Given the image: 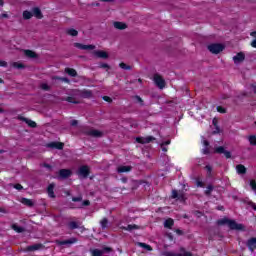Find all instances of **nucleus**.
Listing matches in <instances>:
<instances>
[{"instance_id": "nucleus-1", "label": "nucleus", "mask_w": 256, "mask_h": 256, "mask_svg": "<svg viewBox=\"0 0 256 256\" xmlns=\"http://www.w3.org/2000/svg\"><path fill=\"white\" fill-rule=\"evenodd\" d=\"M218 225H228L230 229H235L237 231L243 230V224H237L234 220H229L227 218H223L217 221Z\"/></svg>"}, {"instance_id": "nucleus-2", "label": "nucleus", "mask_w": 256, "mask_h": 256, "mask_svg": "<svg viewBox=\"0 0 256 256\" xmlns=\"http://www.w3.org/2000/svg\"><path fill=\"white\" fill-rule=\"evenodd\" d=\"M223 49H225V46H223V44L214 43L208 45V51H210V53H213L214 55H218V53H221Z\"/></svg>"}, {"instance_id": "nucleus-3", "label": "nucleus", "mask_w": 256, "mask_h": 256, "mask_svg": "<svg viewBox=\"0 0 256 256\" xmlns=\"http://www.w3.org/2000/svg\"><path fill=\"white\" fill-rule=\"evenodd\" d=\"M153 81L158 89H165V79L159 74H155Z\"/></svg>"}, {"instance_id": "nucleus-4", "label": "nucleus", "mask_w": 256, "mask_h": 256, "mask_svg": "<svg viewBox=\"0 0 256 256\" xmlns=\"http://www.w3.org/2000/svg\"><path fill=\"white\" fill-rule=\"evenodd\" d=\"M90 252H91L92 256H103V255H105V253H111V248L105 247L102 250L93 249V250H90Z\"/></svg>"}, {"instance_id": "nucleus-5", "label": "nucleus", "mask_w": 256, "mask_h": 256, "mask_svg": "<svg viewBox=\"0 0 256 256\" xmlns=\"http://www.w3.org/2000/svg\"><path fill=\"white\" fill-rule=\"evenodd\" d=\"M172 199H178L179 201H185L187 197H185V193L183 191H172Z\"/></svg>"}, {"instance_id": "nucleus-6", "label": "nucleus", "mask_w": 256, "mask_h": 256, "mask_svg": "<svg viewBox=\"0 0 256 256\" xmlns=\"http://www.w3.org/2000/svg\"><path fill=\"white\" fill-rule=\"evenodd\" d=\"M84 133L89 135V137H103V132L96 129L85 130Z\"/></svg>"}, {"instance_id": "nucleus-7", "label": "nucleus", "mask_w": 256, "mask_h": 256, "mask_svg": "<svg viewBox=\"0 0 256 256\" xmlns=\"http://www.w3.org/2000/svg\"><path fill=\"white\" fill-rule=\"evenodd\" d=\"M78 175L87 179L89 177V166H81L78 170Z\"/></svg>"}, {"instance_id": "nucleus-8", "label": "nucleus", "mask_w": 256, "mask_h": 256, "mask_svg": "<svg viewBox=\"0 0 256 256\" xmlns=\"http://www.w3.org/2000/svg\"><path fill=\"white\" fill-rule=\"evenodd\" d=\"M74 47L81 49L82 51H93V49H95V45H85L81 43H74Z\"/></svg>"}, {"instance_id": "nucleus-9", "label": "nucleus", "mask_w": 256, "mask_h": 256, "mask_svg": "<svg viewBox=\"0 0 256 256\" xmlns=\"http://www.w3.org/2000/svg\"><path fill=\"white\" fill-rule=\"evenodd\" d=\"M137 143H141L142 145H145L147 143H151V141H155V137L153 136H147V137H138L136 138Z\"/></svg>"}, {"instance_id": "nucleus-10", "label": "nucleus", "mask_w": 256, "mask_h": 256, "mask_svg": "<svg viewBox=\"0 0 256 256\" xmlns=\"http://www.w3.org/2000/svg\"><path fill=\"white\" fill-rule=\"evenodd\" d=\"M77 241H78L77 238L72 237V238H70L68 240H63V241L56 240V244L57 245H74V243H77Z\"/></svg>"}, {"instance_id": "nucleus-11", "label": "nucleus", "mask_w": 256, "mask_h": 256, "mask_svg": "<svg viewBox=\"0 0 256 256\" xmlns=\"http://www.w3.org/2000/svg\"><path fill=\"white\" fill-rule=\"evenodd\" d=\"M233 61L235 65L243 63V61H245V54L243 52H239L238 54H236V56L233 57Z\"/></svg>"}, {"instance_id": "nucleus-12", "label": "nucleus", "mask_w": 256, "mask_h": 256, "mask_svg": "<svg viewBox=\"0 0 256 256\" xmlns=\"http://www.w3.org/2000/svg\"><path fill=\"white\" fill-rule=\"evenodd\" d=\"M164 256H193V255L191 254V252H187L182 249L181 253H179V254H175L173 252H165Z\"/></svg>"}, {"instance_id": "nucleus-13", "label": "nucleus", "mask_w": 256, "mask_h": 256, "mask_svg": "<svg viewBox=\"0 0 256 256\" xmlns=\"http://www.w3.org/2000/svg\"><path fill=\"white\" fill-rule=\"evenodd\" d=\"M246 245H247V247H248V249H249L250 251H252V252L255 251V249H256V238H255V237L250 238V239L247 241Z\"/></svg>"}, {"instance_id": "nucleus-14", "label": "nucleus", "mask_w": 256, "mask_h": 256, "mask_svg": "<svg viewBox=\"0 0 256 256\" xmlns=\"http://www.w3.org/2000/svg\"><path fill=\"white\" fill-rule=\"evenodd\" d=\"M59 175H60L61 179H67L68 177H71V170L61 169L59 171Z\"/></svg>"}, {"instance_id": "nucleus-15", "label": "nucleus", "mask_w": 256, "mask_h": 256, "mask_svg": "<svg viewBox=\"0 0 256 256\" xmlns=\"http://www.w3.org/2000/svg\"><path fill=\"white\" fill-rule=\"evenodd\" d=\"M236 171L238 175H245V173H247V168L245 165L239 164L236 166Z\"/></svg>"}, {"instance_id": "nucleus-16", "label": "nucleus", "mask_w": 256, "mask_h": 256, "mask_svg": "<svg viewBox=\"0 0 256 256\" xmlns=\"http://www.w3.org/2000/svg\"><path fill=\"white\" fill-rule=\"evenodd\" d=\"M42 247H43L42 244H34L32 246L26 247L25 251H29V252H31V251H39V249H41Z\"/></svg>"}, {"instance_id": "nucleus-17", "label": "nucleus", "mask_w": 256, "mask_h": 256, "mask_svg": "<svg viewBox=\"0 0 256 256\" xmlns=\"http://www.w3.org/2000/svg\"><path fill=\"white\" fill-rule=\"evenodd\" d=\"M48 147H51L52 149H63V147H65V144L61 142H52L48 144Z\"/></svg>"}, {"instance_id": "nucleus-18", "label": "nucleus", "mask_w": 256, "mask_h": 256, "mask_svg": "<svg viewBox=\"0 0 256 256\" xmlns=\"http://www.w3.org/2000/svg\"><path fill=\"white\" fill-rule=\"evenodd\" d=\"M32 16L36 17V19H43V14L41 13V9L33 8Z\"/></svg>"}, {"instance_id": "nucleus-19", "label": "nucleus", "mask_w": 256, "mask_h": 256, "mask_svg": "<svg viewBox=\"0 0 256 256\" xmlns=\"http://www.w3.org/2000/svg\"><path fill=\"white\" fill-rule=\"evenodd\" d=\"M94 55L100 59H107L109 57V54H107L105 51H94Z\"/></svg>"}, {"instance_id": "nucleus-20", "label": "nucleus", "mask_w": 256, "mask_h": 256, "mask_svg": "<svg viewBox=\"0 0 256 256\" xmlns=\"http://www.w3.org/2000/svg\"><path fill=\"white\" fill-rule=\"evenodd\" d=\"M131 169H133V167L131 166H119L117 168L118 173H129V171H131Z\"/></svg>"}, {"instance_id": "nucleus-21", "label": "nucleus", "mask_w": 256, "mask_h": 256, "mask_svg": "<svg viewBox=\"0 0 256 256\" xmlns=\"http://www.w3.org/2000/svg\"><path fill=\"white\" fill-rule=\"evenodd\" d=\"M53 189H55V184H50L47 188V193L49 197H51L52 199H55V192L53 191Z\"/></svg>"}, {"instance_id": "nucleus-22", "label": "nucleus", "mask_w": 256, "mask_h": 256, "mask_svg": "<svg viewBox=\"0 0 256 256\" xmlns=\"http://www.w3.org/2000/svg\"><path fill=\"white\" fill-rule=\"evenodd\" d=\"M24 55L29 59H36L37 54L33 50H24Z\"/></svg>"}, {"instance_id": "nucleus-23", "label": "nucleus", "mask_w": 256, "mask_h": 256, "mask_svg": "<svg viewBox=\"0 0 256 256\" xmlns=\"http://www.w3.org/2000/svg\"><path fill=\"white\" fill-rule=\"evenodd\" d=\"M81 97H83L84 99H91V97H93V92H91L90 90H83L81 92Z\"/></svg>"}, {"instance_id": "nucleus-24", "label": "nucleus", "mask_w": 256, "mask_h": 256, "mask_svg": "<svg viewBox=\"0 0 256 256\" xmlns=\"http://www.w3.org/2000/svg\"><path fill=\"white\" fill-rule=\"evenodd\" d=\"M120 229H122L123 231H133V229H139V226L135 224H129L127 227L125 226L120 227Z\"/></svg>"}, {"instance_id": "nucleus-25", "label": "nucleus", "mask_w": 256, "mask_h": 256, "mask_svg": "<svg viewBox=\"0 0 256 256\" xmlns=\"http://www.w3.org/2000/svg\"><path fill=\"white\" fill-rule=\"evenodd\" d=\"M173 225H175V222L173 221V219L169 218L164 222V227L166 229H171V227H173Z\"/></svg>"}, {"instance_id": "nucleus-26", "label": "nucleus", "mask_w": 256, "mask_h": 256, "mask_svg": "<svg viewBox=\"0 0 256 256\" xmlns=\"http://www.w3.org/2000/svg\"><path fill=\"white\" fill-rule=\"evenodd\" d=\"M65 73L70 75V77H77V70H75L73 68H66Z\"/></svg>"}, {"instance_id": "nucleus-27", "label": "nucleus", "mask_w": 256, "mask_h": 256, "mask_svg": "<svg viewBox=\"0 0 256 256\" xmlns=\"http://www.w3.org/2000/svg\"><path fill=\"white\" fill-rule=\"evenodd\" d=\"M204 149L202 150V153L204 155H209V141L203 140Z\"/></svg>"}, {"instance_id": "nucleus-28", "label": "nucleus", "mask_w": 256, "mask_h": 256, "mask_svg": "<svg viewBox=\"0 0 256 256\" xmlns=\"http://www.w3.org/2000/svg\"><path fill=\"white\" fill-rule=\"evenodd\" d=\"M114 27H115V29L123 30L127 27V24H125L123 22H114Z\"/></svg>"}, {"instance_id": "nucleus-29", "label": "nucleus", "mask_w": 256, "mask_h": 256, "mask_svg": "<svg viewBox=\"0 0 256 256\" xmlns=\"http://www.w3.org/2000/svg\"><path fill=\"white\" fill-rule=\"evenodd\" d=\"M22 121H25V123H27V125L29 127H32V128L37 127V123H35V121H33V120H29L27 118H22Z\"/></svg>"}, {"instance_id": "nucleus-30", "label": "nucleus", "mask_w": 256, "mask_h": 256, "mask_svg": "<svg viewBox=\"0 0 256 256\" xmlns=\"http://www.w3.org/2000/svg\"><path fill=\"white\" fill-rule=\"evenodd\" d=\"M66 33L71 37H77V35H79V32L73 28L66 30Z\"/></svg>"}, {"instance_id": "nucleus-31", "label": "nucleus", "mask_w": 256, "mask_h": 256, "mask_svg": "<svg viewBox=\"0 0 256 256\" xmlns=\"http://www.w3.org/2000/svg\"><path fill=\"white\" fill-rule=\"evenodd\" d=\"M21 203H23V205H27V207H33V200L31 199L22 198Z\"/></svg>"}, {"instance_id": "nucleus-32", "label": "nucleus", "mask_w": 256, "mask_h": 256, "mask_svg": "<svg viewBox=\"0 0 256 256\" xmlns=\"http://www.w3.org/2000/svg\"><path fill=\"white\" fill-rule=\"evenodd\" d=\"M100 225H101L102 229H107V227L109 226V220L107 218H103L100 221Z\"/></svg>"}, {"instance_id": "nucleus-33", "label": "nucleus", "mask_w": 256, "mask_h": 256, "mask_svg": "<svg viewBox=\"0 0 256 256\" xmlns=\"http://www.w3.org/2000/svg\"><path fill=\"white\" fill-rule=\"evenodd\" d=\"M12 229L16 231V233H23L25 231V228L18 226L17 224L12 225Z\"/></svg>"}, {"instance_id": "nucleus-34", "label": "nucleus", "mask_w": 256, "mask_h": 256, "mask_svg": "<svg viewBox=\"0 0 256 256\" xmlns=\"http://www.w3.org/2000/svg\"><path fill=\"white\" fill-rule=\"evenodd\" d=\"M139 247H142V249H146V251H153V248L151 247V245L143 242L139 243Z\"/></svg>"}, {"instance_id": "nucleus-35", "label": "nucleus", "mask_w": 256, "mask_h": 256, "mask_svg": "<svg viewBox=\"0 0 256 256\" xmlns=\"http://www.w3.org/2000/svg\"><path fill=\"white\" fill-rule=\"evenodd\" d=\"M68 227H69V229H79V223L72 221V222L68 223Z\"/></svg>"}, {"instance_id": "nucleus-36", "label": "nucleus", "mask_w": 256, "mask_h": 256, "mask_svg": "<svg viewBox=\"0 0 256 256\" xmlns=\"http://www.w3.org/2000/svg\"><path fill=\"white\" fill-rule=\"evenodd\" d=\"M31 17H33V13L32 12H29V11H24L23 12V19H31Z\"/></svg>"}, {"instance_id": "nucleus-37", "label": "nucleus", "mask_w": 256, "mask_h": 256, "mask_svg": "<svg viewBox=\"0 0 256 256\" xmlns=\"http://www.w3.org/2000/svg\"><path fill=\"white\" fill-rule=\"evenodd\" d=\"M12 67H14L15 69H24L25 68V66L19 62L12 63Z\"/></svg>"}, {"instance_id": "nucleus-38", "label": "nucleus", "mask_w": 256, "mask_h": 256, "mask_svg": "<svg viewBox=\"0 0 256 256\" xmlns=\"http://www.w3.org/2000/svg\"><path fill=\"white\" fill-rule=\"evenodd\" d=\"M248 140H249L250 145L256 146V136L255 135L249 136Z\"/></svg>"}, {"instance_id": "nucleus-39", "label": "nucleus", "mask_w": 256, "mask_h": 256, "mask_svg": "<svg viewBox=\"0 0 256 256\" xmlns=\"http://www.w3.org/2000/svg\"><path fill=\"white\" fill-rule=\"evenodd\" d=\"M119 67H120L121 69L126 70V71H130V69H131V66H129V65L123 63V62L119 64Z\"/></svg>"}, {"instance_id": "nucleus-40", "label": "nucleus", "mask_w": 256, "mask_h": 256, "mask_svg": "<svg viewBox=\"0 0 256 256\" xmlns=\"http://www.w3.org/2000/svg\"><path fill=\"white\" fill-rule=\"evenodd\" d=\"M40 88L43 90V91H49V89H51V87L49 86V84L47 83H42L40 85Z\"/></svg>"}, {"instance_id": "nucleus-41", "label": "nucleus", "mask_w": 256, "mask_h": 256, "mask_svg": "<svg viewBox=\"0 0 256 256\" xmlns=\"http://www.w3.org/2000/svg\"><path fill=\"white\" fill-rule=\"evenodd\" d=\"M214 153H225V148L223 146H219L214 150Z\"/></svg>"}, {"instance_id": "nucleus-42", "label": "nucleus", "mask_w": 256, "mask_h": 256, "mask_svg": "<svg viewBox=\"0 0 256 256\" xmlns=\"http://www.w3.org/2000/svg\"><path fill=\"white\" fill-rule=\"evenodd\" d=\"M213 191V185H209L206 188L205 195H211V192Z\"/></svg>"}, {"instance_id": "nucleus-43", "label": "nucleus", "mask_w": 256, "mask_h": 256, "mask_svg": "<svg viewBox=\"0 0 256 256\" xmlns=\"http://www.w3.org/2000/svg\"><path fill=\"white\" fill-rule=\"evenodd\" d=\"M250 187H251L252 191H254L256 193V181L255 180L250 181Z\"/></svg>"}, {"instance_id": "nucleus-44", "label": "nucleus", "mask_w": 256, "mask_h": 256, "mask_svg": "<svg viewBox=\"0 0 256 256\" xmlns=\"http://www.w3.org/2000/svg\"><path fill=\"white\" fill-rule=\"evenodd\" d=\"M216 109H217L218 113H227L225 108H223L222 106H218Z\"/></svg>"}, {"instance_id": "nucleus-45", "label": "nucleus", "mask_w": 256, "mask_h": 256, "mask_svg": "<svg viewBox=\"0 0 256 256\" xmlns=\"http://www.w3.org/2000/svg\"><path fill=\"white\" fill-rule=\"evenodd\" d=\"M66 101H68V103H74V104L79 103L78 101H75V100L73 99V97H67V98H66Z\"/></svg>"}, {"instance_id": "nucleus-46", "label": "nucleus", "mask_w": 256, "mask_h": 256, "mask_svg": "<svg viewBox=\"0 0 256 256\" xmlns=\"http://www.w3.org/2000/svg\"><path fill=\"white\" fill-rule=\"evenodd\" d=\"M72 201H74V203H77V202H79V201H83V197H81V196L73 197V198H72Z\"/></svg>"}, {"instance_id": "nucleus-47", "label": "nucleus", "mask_w": 256, "mask_h": 256, "mask_svg": "<svg viewBox=\"0 0 256 256\" xmlns=\"http://www.w3.org/2000/svg\"><path fill=\"white\" fill-rule=\"evenodd\" d=\"M224 155H225L226 159H231V152L224 150Z\"/></svg>"}, {"instance_id": "nucleus-48", "label": "nucleus", "mask_w": 256, "mask_h": 256, "mask_svg": "<svg viewBox=\"0 0 256 256\" xmlns=\"http://www.w3.org/2000/svg\"><path fill=\"white\" fill-rule=\"evenodd\" d=\"M14 189H17L18 191H21V189H23V186L21 184H15Z\"/></svg>"}, {"instance_id": "nucleus-49", "label": "nucleus", "mask_w": 256, "mask_h": 256, "mask_svg": "<svg viewBox=\"0 0 256 256\" xmlns=\"http://www.w3.org/2000/svg\"><path fill=\"white\" fill-rule=\"evenodd\" d=\"M82 205L84 207H89V205H91V202L89 200H85V201H83Z\"/></svg>"}, {"instance_id": "nucleus-50", "label": "nucleus", "mask_w": 256, "mask_h": 256, "mask_svg": "<svg viewBox=\"0 0 256 256\" xmlns=\"http://www.w3.org/2000/svg\"><path fill=\"white\" fill-rule=\"evenodd\" d=\"M205 169H206L207 173H211V171H213V168L210 165H207L205 167Z\"/></svg>"}, {"instance_id": "nucleus-51", "label": "nucleus", "mask_w": 256, "mask_h": 256, "mask_svg": "<svg viewBox=\"0 0 256 256\" xmlns=\"http://www.w3.org/2000/svg\"><path fill=\"white\" fill-rule=\"evenodd\" d=\"M101 69H109V64H100Z\"/></svg>"}, {"instance_id": "nucleus-52", "label": "nucleus", "mask_w": 256, "mask_h": 256, "mask_svg": "<svg viewBox=\"0 0 256 256\" xmlns=\"http://www.w3.org/2000/svg\"><path fill=\"white\" fill-rule=\"evenodd\" d=\"M103 100H104V101H107V103H111V101H112V100H111V97H109V96H104V97H103Z\"/></svg>"}, {"instance_id": "nucleus-53", "label": "nucleus", "mask_w": 256, "mask_h": 256, "mask_svg": "<svg viewBox=\"0 0 256 256\" xmlns=\"http://www.w3.org/2000/svg\"><path fill=\"white\" fill-rule=\"evenodd\" d=\"M78 123H79V122H78L77 120H72V121L70 122V125H71L72 127H75V126H77Z\"/></svg>"}, {"instance_id": "nucleus-54", "label": "nucleus", "mask_w": 256, "mask_h": 256, "mask_svg": "<svg viewBox=\"0 0 256 256\" xmlns=\"http://www.w3.org/2000/svg\"><path fill=\"white\" fill-rule=\"evenodd\" d=\"M0 67H7V62L0 61Z\"/></svg>"}, {"instance_id": "nucleus-55", "label": "nucleus", "mask_w": 256, "mask_h": 256, "mask_svg": "<svg viewBox=\"0 0 256 256\" xmlns=\"http://www.w3.org/2000/svg\"><path fill=\"white\" fill-rule=\"evenodd\" d=\"M59 79V81H64V83H69V79H67V78H58Z\"/></svg>"}, {"instance_id": "nucleus-56", "label": "nucleus", "mask_w": 256, "mask_h": 256, "mask_svg": "<svg viewBox=\"0 0 256 256\" xmlns=\"http://www.w3.org/2000/svg\"><path fill=\"white\" fill-rule=\"evenodd\" d=\"M251 47H254V49H256V39L251 42Z\"/></svg>"}, {"instance_id": "nucleus-57", "label": "nucleus", "mask_w": 256, "mask_h": 256, "mask_svg": "<svg viewBox=\"0 0 256 256\" xmlns=\"http://www.w3.org/2000/svg\"><path fill=\"white\" fill-rule=\"evenodd\" d=\"M1 17H2V19H8L9 15L4 13V14L1 15Z\"/></svg>"}, {"instance_id": "nucleus-58", "label": "nucleus", "mask_w": 256, "mask_h": 256, "mask_svg": "<svg viewBox=\"0 0 256 256\" xmlns=\"http://www.w3.org/2000/svg\"><path fill=\"white\" fill-rule=\"evenodd\" d=\"M99 1H102V3H111V2H113L115 0H99Z\"/></svg>"}, {"instance_id": "nucleus-59", "label": "nucleus", "mask_w": 256, "mask_h": 256, "mask_svg": "<svg viewBox=\"0 0 256 256\" xmlns=\"http://www.w3.org/2000/svg\"><path fill=\"white\" fill-rule=\"evenodd\" d=\"M136 99H137V101H139V103H143V99H141V97L136 96Z\"/></svg>"}, {"instance_id": "nucleus-60", "label": "nucleus", "mask_w": 256, "mask_h": 256, "mask_svg": "<svg viewBox=\"0 0 256 256\" xmlns=\"http://www.w3.org/2000/svg\"><path fill=\"white\" fill-rule=\"evenodd\" d=\"M0 213H7V210H5V208H0Z\"/></svg>"}, {"instance_id": "nucleus-61", "label": "nucleus", "mask_w": 256, "mask_h": 256, "mask_svg": "<svg viewBox=\"0 0 256 256\" xmlns=\"http://www.w3.org/2000/svg\"><path fill=\"white\" fill-rule=\"evenodd\" d=\"M251 37H256V31L250 33Z\"/></svg>"}, {"instance_id": "nucleus-62", "label": "nucleus", "mask_w": 256, "mask_h": 256, "mask_svg": "<svg viewBox=\"0 0 256 256\" xmlns=\"http://www.w3.org/2000/svg\"><path fill=\"white\" fill-rule=\"evenodd\" d=\"M44 167H46V169H51V165L49 164H44Z\"/></svg>"}, {"instance_id": "nucleus-63", "label": "nucleus", "mask_w": 256, "mask_h": 256, "mask_svg": "<svg viewBox=\"0 0 256 256\" xmlns=\"http://www.w3.org/2000/svg\"><path fill=\"white\" fill-rule=\"evenodd\" d=\"M162 151H167V148L163 147V144H162Z\"/></svg>"}, {"instance_id": "nucleus-64", "label": "nucleus", "mask_w": 256, "mask_h": 256, "mask_svg": "<svg viewBox=\"0 0 256 256\" xmlns=\"http://www.w3.org/2000/svg\"><path fill=\"white\" fill-rule=\"evenodd\" d=\"M252 208H253L254 211H256V206H255V204H252Z\"/></svg>"}]
</instances>
